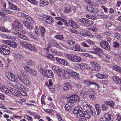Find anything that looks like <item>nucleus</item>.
Listing matches in <instances>:
<instances>
[{"instance_id": "f257e3e1", "label": "nucleus", "mask_w": 121, "mask_h": 121, "mask_svg": "<svg viewBox=\"0 0 121 121\" xmlns=\"http://www.w3.org/2000/svg\"><path fill=\"white\" fill-rule=\"evenodd\" d=\"M13 24L12 25V28L10 30V32L13 35L16 34L17 33L23 32L22 29V26L21 23L19 21L15 20Z\"/></svg>"}, {"instance_id": "f03ea898", "label": "nucleus", "mask_w": 121, "mask_h": 121, "mask_svg": "<svg viewBox=\"0 0 121 121\" xmlns=\"http://www.w3.org/2000/svg\"><path fill=\"white\" fill-rule=\"evenodd\" d=\"M82 108L80 107H77L74 108L73 112L80 117H84L88 118L90 117L89 113L86 111H82Z\"/></svg>"}, {"instance_id": "7ed1b4c3", "label": "nucleus", "mask_w": 121, "mask_h": 121, "mask_svg": "<svg viewBox=\"0 0 121 121\" xmlns=\"http://www.w3.org/2000/svg\"><path fill=\"white\" fill-rule=\"evenodd\" d=\"M20 72L23 78H22L21 75H18L17 77L19 81L26 85H29L30 84V82L28 80L29 77L27 73L22 69H21L20 70Z\"/></svg>"}, {"instance_id": "20e7f679", "label": "nucleus", "mask_w": 121, "mask_h": 121, "mask_svg": "<svg viewBox=\"0 0 121 121\" xmlns=\"http://www.w3.org/2000/svg\"><path fill=\"white\" fill-rule=\"evenodd\" d=\"M69 69H60L57 71V73L58 76L65 79L68 78Z\"/></svg>"}, {"instance_id": "39448f33", "label": "nucleus", "mask_w": 121, "mask_h": 121, "mask_svg": "<svg viewBox=\"0 0 121 121\" xmlns=\"http://www.w3.org/2000/svg\"><path fill=\"white\" fill-rule=\"evenodd\" d=\"M10 48L6 45L0 46V53L4 55H9L10 53Z\"/></svg>"}, {"instance_id": "423d86ee", "label": "nucleus", "mask_w": 121, "mask_h": 121, "mask_svg": "<svg viewBox=\"0 0 121 121\" xmlns=\"http://www.w3.org/2000/svg\"><path fill=\"white\" fill-rule=\"evenodd\" d=\"M68 72V78L72 77L76 80L79 79V75L76 72L71 69H69V71Z\"/></svg>"}, {"instance_id": "0eeeda50", "label": "nucleus", "mask_w": 121, "mask_h": 121, "mask_svg": "<svg viewBox=\"0 0 121 121\" xmlns=\"http://www.w3.org/2000/svg\"><path fill=\"white\" fill-rule=\"evenodd\" d=\"M5 76L9 80L12 82H17V81L16 76L13 73L7 72L5 74Z\"/></svg>"}, {"instance_id": "6e6552de", "label": "nucleus", "mask_w": 121, "mask_h": 121, "mask_svg": "<svg viewBox=\"0 0 121 121\" xmlns=\"http://www.w3.org/2000/svg\"><path fill=\"white\" fill-rule=\"evenodd\" d=\"M91 65L92 66V69L95 71H98L100 68V65L94 61H91Z\"/></svg>"}, {"instance_id": "1a4fd4ad", "label": "nucleus", "mask_w": 121, "mask_h": 121, "mask_svg": "<svg viewBox=\"0 0 121 121\" xmlns=\"http://www.w3.org/2000/svg\"><path fill=\"white\" fill-rule=\"evenodd\" d=\"M43 19L45 22L48 24L53 23L55 21L52 17L48 15H47L44 17Z\"/></svg>"}, {"instance_id": "9d476101", "label": "nucleus", "mask_w": 121, "mask_h": 121, "mask_svg": "<svg viewBox=\"0 0 121 121\" xmlns=\"http://www.w3.org/2000/svg\"><path fill=\"white\" fill-rule=\"evenodd\" d=\"M84 83L88 86L91 85H95L97 86V89H98L100 87L99 84L97 82H95L91 81L88 80H85L84 82Z\"/></svg>"}, {"instance_id": "9b49d317", "label": "nucleus", "mask_w": 121, "mask_h": 121, "mask_svg": "<svg viewBox=\"0 0 121 121\" xmlns=\"http://www.w3.org/2000/svg\"><path fill=\"white\" fill-rule=\"evenodd\" d=\"M100 44V46L103 48L108 50H109L110 49V47L107 41H101Z\"/></svg>"}, {"instance_id": "f8f14e48", "label": "nucleus", "mask_w": 121, "mask_h": 121, "mask_svg": "<svg viewBox=\"0 0 121 121\" xmlns=\"http://www.w3.org/2000/svg\"><path fill=\"white\" fill-rule=\"evenodd\" d=\"M111 115L108 114H104L102 117L100 119V121H111Z\"/></svg>"}, {"instance_id": "ddd939ff", "label": "nucleus", "mask_w": 121, "mask_h": 121, "mask_svg": "<svg viewBox=\"0 0 121 121\" xmlns=\"http://www.w3.org/2000/svg\"><path fill=\"white\" fill-rule=\"evenodd\" d=\"M0 90L3 93L8 94L9 92V90L7 86L4 85H2L0 83Z\"/></svg>"}, {"instance_id": "4468645a", "label": "nucleus", "mask_w": 121, "mask_h": 121, "mask_svg": "<svg viewBox=\"0 0 121 121\" xmlns=\"http://www.w3.org/2000/svg\"><path fill=\"white\" fill-rule=\"evenodd\" d=\"M73 104L71 102H68L65 106V110L68 111H70L72 109V106H73Z\"/></svg>"}, {"instance_id": "2eb2a0df", "label": "nucleus", "mask_w": 121, "mask_h": 121, "mask_svg": "<svg viewBox=\"0 0 121 121\" xmlns=\"http://www.w3.org/2000/svg\"><path fill=\"white\" fill-rule=\"evenodd\" d=\"M26 49L30 51L33 52L37 51V50L36 48L34 45L29 43H28L27 45Z\"/></svg>"}, {"instance_id": "dca6fc26", "label": "nucleus", "mask_w": 121, "mask_h": 121, "mask_svg": "<svg viewBox=\"0 0 121 121\" xmlns=\"http://www.w3.org/2000/svg\"><path fill=\"white\" fill-rule=\"evenodd\" d=\"M10 91L15 96L19 97L20 96V93L19 91L15 90L14 89L12 88H10Z\"/></svg>"}, {"instance_id": "f3484780", "label": "nucleus", "mask_w": 121, "mask_h": 121, "mask_svg": "<svg viewBox=\"0 0 121 121\" xmlns=\"http://www.w3.org/2000/svg\"><path fill=\"white\" fill-rule=\"evenodd\" d=\"M80 46L78 44H76L73 46L71 47V49L73 50L80 52H83L84 50H82L80 48Z\"/></svg>"}, {"instance_id": "a211bd4d", "label": "nucleus", "mask_w": 121, "mask_h": 121, "mask_svg": "<svg viewBox=\"0 0 121 121\" xmlns=\"http://www.w3.org/2000/svg\"><path fill=\"white\" fill-rule=\"evenodd\" d=\"M38 69L40 73L44 75H46V71L45 70V68L44 67L41 65H39Z\"/></svg>"}, {"instance_id": "6ab92c4d", "label": "nucleus", "mask_w": 121, "mask_h": 121, "mask_svg": "<svg viewBox=\"0 0 121 121\" xmlns=\"http://www.w3.org/2000/svg\"><path fill=\"white\" fill-rule=\"evenodd\" d=\"M9 8L10 9H11L14 10H20V9L16 6L13 4L9 2Z\"/></svg>"}, {"instance_id": "aec40b11", "label": "nucleus", "mask_w": 121, "mask_h": 121, "mask_svg": "<svg viewBox=\"0 0 121 121\" xmlns=\"http://www.w3.org/2000/svg\"><path fill=\"white\" fill-rule=\"evenodd\" d=\"M16 85L17 88L21 91H27L28 90V88L26 87H24L23 85H21L19 83H17Z\"/></svg>"}, {"instance_id": "412c9836", "label": "nucleus", "mask_w": 121, "mask_h": 121, "mask_svg": "<svg viewBox=\"0 0 121 121\" xmlns=\"http://www.w3.org/2000/svg\"><path fill=\"white\" fill-rule=\"evenodd\" d=\"M56 60L59 63L62 65H68V63L67 62L63 59L59 58L58 57H56Z\"/></svg>"}, {"instance_id": "4be33fe9", "label": "nucleus", "mask_w": 121, "mask_h": 121, "mask_svg": "<svg viewBox=\"0 0 121 121\" xmlns=\"http://www.w3.org/2000/svg\"><path fill=\"white\" fill-rule=\"evenodd\" d=\"M97 77L100 79H105L108 78V76L105 74L98 73L96 74Z\"/></svg>"}, {"instance_id": "5701e85b", "label": "nucleus", "mask_w": 121, "mask_h": 121, "mask_svg": "<svg viewBox=\"0 0 121 121\" xmlns=\"http://www.w3.org/2000/svg\"><path fill=\"white\" fill-rule=\"evenodd\" d=\"M46 71V75H44L45 76L48 78H52L54 76V74L52 71L51 70H48Z\"/></svg>"}, {"instance_id": "b1692460", "label": "nucleus", "mask_w": 121, "mask_h": 121, "mask_svg": "<svg viewBox=\"0 0 121 121\" xmlns=\"http://www.w3.org/2000/svg\"><path fill=\"white\" fill-rule=\"evenodd\" d=\"M70 97V100L71 101H78L79 99V97L77 95H71Z\"/></svg>"}, {"instance_id": "393cba45", "label": "nucleus", "mask_w": 121, "mask_h": 121, "mask_svg": "<svg viewBox=\"0 0 121 121\" xmlns=\"http://www.w3.org/2000/svg\"><path fill=\"white\" fill-rule=\"evenodd\" d=\"M69 24L71 26L75 28H76L79 27L78 25L76 24L75 23L73 20H70L69 21Z\"/></svg>"}, {"instance_id": "a878e982", "label": "nucleus", "mask_w": 121, "mask_h": 121, "mask_svg": "<svg viewBox=\"0 0 121 121\" xmlns=\"http://www.w3.org/2000/svg\"><path fill=\"white\" fill-rule=\"evenodd\" d=\"M64 11L65 13H69L71 11V9L69 4H67L65 5L64 9Z\"/></svg>"}, {"instance_id": "bb28decb", "label": "nucleus", "mask_w": 121, "mask_h": 121, "mask_svg": "<svg viewBox=\"0 0 121 121\" xmlns=\"http://www.w3.org/2000/svg\"><path fill=\"white\" fill-rule=\"evenodd\" d=\"M21 32H20L19 33L18 32L17 33V34H15L14 35L17 36H18L19 38H22L24 40H27L28 39L27 37L25 35H23L22 34H21Z\"/></svg>"}, {"instance_id": "cd10ccee", "label": "nucleus", "mask_w": 121, "mask_h": 121, "mask_svg": "<svg viewBox=\"0 0 121 121\" xmlns=\"http://www.w3.org/2000/svg\"><path fill=\"white\" fill-rule=\"evenodd\" d=\"M44 56L46 58H48L52 61H54L55 60V59L54 56L50 53L48 54L47 55Z\"/></svg>"}, {"instance_id": "c85d7f7f", "label": "nucleus", "mask_w": 121, "mask_h": 121, "mask_svg": "<svg viewBox=\"0 0 121 121\" xmlns=\"http://www.w3.org/2000/svg\"><path fill=\"white\" fill-rule=\"evenodd\" d=\"M102 106V109L103 111H106L108 108L109 106L106 102H104Z\"/></svg>"}, {"instance_id": "c756f323", "label": "nucleus", "mask_w": 121, "mask_h": 121, "mask_svg": "<svg viewBox=\"0 0 121 121\" xmlns=\"http://www.w3.org/2000/svg\"><path fill=\"white\" fill-rule=\"evenodd\" d=\"M13 57L15 58L17 60H20L23 58L22 55L19 53L14 54L13 55Z\"/></svg>"}, {"instance_id": "7c9ffc66", "label": "nucleus", "mask_w": 121, "mask_h": 121, "mask_svg": "<svg viewBox=\"0 0 121 121\" xmlns=\"http://www.w3.org/2000/svg\"><path fill=\"white\" fill-rule=\"evenodd\" d=\"M71 86L69 83H65L64 85L63 89L64 90L68 91L70 89Z\"/></svg>"}, {"instance_id": "2f4dec72", "label": "nucleus", "mask_w": 121, "mask_h": 121, "mask_svg": "<svg viewBox=\"0 0 121 121\" xmlns=\"http://www.w3.org/2000/svg\"><path fill=\"white\" fill-rule=\"evenodd\" d=\"M40 32L42 37H44L45 33V30L44 28L42 26L39 27Z\"/></svg>"}, {"instance_id": "473e14b6", "label": "nucleus", "mask_w": 121, "mask_h": 121, "mask_svg": "<svg viewBox=\"0 0 121 121\" xmlns=\"http://www.w3.org/2000/svg\"><path fill=\"white\" fill-rule=\"evenodd\" d=\"M17 15L18 17H21L23 19H26L28 16L24 13L21 12L18 13Z\"/></svg>"}, {"instance_id": "72a5a7b5", "label": "nucleus", "mask_w": 121, "mask_h": 121, "mask_svg": "<svg viewBox=\"0 0 121 121\" xmlns=\"http://www.w3.org/2000/svg\"><path fill=\"white\" fill-rule=\"evenodd\" d=\"M92 107L89 104H86L84 105L83 108L84 110L86 111L90 110L91 108H92Z\"/></svg>"}, {"instance_id": "f704fd0d", "label": "nucleus", "mask_w": 121, "mask_h": 121, "mask_svg": "<svg viewBox=\"0 0 121 121\" xmlns=\"http://www.w3.org/2000/svg\"><path fill=\"white\" fill-rule=\"evenodd\" d=\"M81 65V69L82 70H85L86 69L88 68V66L86 64L82 63L80 64Z\"/></svg>"}, {"instance_id": "c9c22d12", "label": "nucleus", "mask_w": 121, "mask_h": 121, "mask_svg": "<svg viewBox=\"0 0 121 121\" xmlns=\"http://www.w3.org/2000/svg\"><path fill=\"white\" fill-rule=\"evenodd\" d=\"M112 79L114 82L117 84V83H119V81L120 79L117 76H114L113 77Z\"/></svg>"}, {"instance_id": "e433bc0d", "label": "nucleus", "mask_w": 121, "mask_h": 121, "mask_svg": "<svg viewBox=\"0 0 121 121\" xmlns=\"http://www.w3.org/2000/svg\"><path fill=\"white\" fill-rule=\"evenodd\" d=\"M95 106L96 109L97 114H99L101 112L100 106L99 104H96L95 105Z\"/></svg>"}, {"instance_id": "4c0bfd02", "label": "nucleus", "mask_w": 121, "mask_h": 121, "mask_svg": "<svg viewBox=\"0 0 121 121\" xmlns=\"http://www.w3.org/2000/svg\"><path fill=\"white\" fill-rule=\"evenodd\" d=\"M82 60L81 58L77 55H75L74 62H80Z\"/></svg>"}, {"instance_id": "58836bf2", "label": "nucleus", "mask_w": 121, "mask_h": 121, "mask_svg": "<svg viewBox=\"0 0 121 121\" xmlns=\"http://www.w3.org/2000/svg\"><path fill=\"white\" fill-rule=\"evenodd\" d=\"M55 38L61 40H62L64 39L63 36L61 35H56L55 36Z\"/></svg>"}, {"instance_id": "ea45409f", "label": "nucleus", "mask_w": 121, "mask_h": 121, "mask_svg": "<svg viewBox=\"0 0 121 121\" xmlns=\"http://www.w3.org/2000/svg\"><path fill=\"white\" fill-rule=\"evenodd\" d=\"M107 102L109 106L112 108L114 107L115 103L114 102L112 101H108Z\"/></svg>"}, {"instance_id": "a19ab883", "label": "nucleus", "mask_w": 121, "mask_h": 121, "mask_svg": "<svg viewBox=\"0 0 121 121\" xmlns=\"http://www.w3.org/2000/svg\"><path fill=\"white\" fill-rule=\"evenodd\" d=\"M52 43L55 47L56 48H60V45L57 43L55 40H53L52 41Z\"/></svg>"}, {"instance_id": "79ce46f5", "label": "nucleus", "mask_w": 121, "mask_h": 121, "mask_svg": "<svg viewBox=\"0 0 121 121\" xmlns=\"http://www.w3.org/2000/svg\"><path fill=\"white\" fill-rule=\"evenodd\" d=\"M23 24L26 27L29 28V29H30L31 28H32L30 26V23L29 22H27V21H23Z\"/></svg>"}, {"instance_id": "37998d69", "label": "nucleus", "mask_w": 121, "mask_h": 121, "mask_svg": "<svg viewBox=\"0 0 121 121\" xmlns=\"http://www.w3.org/2000/svg\"><path fill=\"white\" fill-rule=\"evenodd\" d=\"M11 42L10 43L9 45L11 47L14 48H16L17 47V45L14 42L11 41Z\"/></svg>"}, {"instance_id": "c03bdc74", "label": "nucleus", "mask_w": 121, "mask_h": 121, "mask_svg": "<svg viewBox=\"0 0 121 121\" xmlns=\"http://www.w3.org/2000/svg\"><path fill=\"white\" fill-rule=\"evenodd\" d=\"M87 22H86L85 25L87 26H90L92 25L93 22L91 21H88L87 19Z\"/></svg>"}, {"instance_id": "a18cd8bd", "label": "nucleus", "mask_w": 121, "mask_h": 121, "mask_svg": "<svg viewBox=\"0 0 121 121\" xmlns=\"http://www.w3.org/2000/svg\"><path fill=\"white\" fill-rule=\"evenodd\" d=\"M113 68L115 70L119 71L121 73V68L120 67L117 65H114L113 67Z\"/></svg>"}, {"instance_id": "49530a36", "label": "nucleus", "mask_w": 121, "mask_h": 121, "mask_svg": "<svg viewBox=\"0 0 121 121\" xmlns=\"http://www.w3.org/2000/svg\"><path fill=\"white\" fill-rule=\"evenodd\" d=\"M24 117L27 119L29 121H33V118L27 115H24Z\"/></svg>"}, {"instance_id": "de8ad7c7", "label": "nucleus", "mask_w": 121, "mask_h": 121, "mask_svg": "<svg viewBox=\"0 0 121 121\" xmlns=\"http://www.w3.org/2000/svg\"><path fill=\"white\" fill-rule=\"evenodd\" d=\"M79 21L81 23L84 24L85 25L86 22H87V19L84 18H81L79 19Z\"/></svg>"}, {"instance_id": "09e8293b", "label": "nucleus", "mask_w": 121, "mask_h": 121, "mask_svg": "<svg viewBox=\"0 0 121 121\" xmlns=\"http://www.w3.org/2000/svg\"><path fill=\"white\" fill-rule=\"evenodd\" d=\"M52 69L53 70L56 71L57 72V71L59 70V67L58 65H53L52 66Z\"/></svg>"}, {"instance_id": "8fccbe9b", "label": "nucleus", "mask_w": 121, "mask_h": 121, "mask_svg": "<svg viewBox=\"0 0 121 121\" xmlns=\"http://www.w3.org/2000/svg\"><path fill=\"white\" fill-rule=\"evenodd\" d=\"M94 50L97 53H99L100 52H101L103 51V50L101 48L96 47L94 48Z\"/></svg>"}, {"instance_id": "3c124183", "label": "nucleus", "mask_w": 121, "mask_h": 121, "mask_svg": "<svg viewBox=\"0 0 121 121\" xmlns=\"http://www.w3.org/2000/svg\"><path fill=\"white\" fill-rule=\"evenodd\" d=\"M86 41L90 45H94L95 44V42L92 40H86Z\"/></svg>"}, {"instance_id": "603ef678", "label": "nucleus", "mask_w": 121, "mask_h": 121, "mask_svg": "<svg viewBox=\"0 0 121 121\" xmlns=\"http://www.w3.org/2000/svg\"><path fill=\"white\" fill-rule=\"evenodd\" d=\"M11 41L9 40H4L2 41V42L4 44L9 45L11 43Z\"/></svg>"}, {"instance_id": "864d4df0", "label": "nucleus", "mask_w": 121, "mask_h": 121, "mask_svg": "<svg viewBox=\"0 0 121 121\" xmlns=\"http://www.w3.org/2000/svg\"><path fill=\"white\" fill-rule=\"evenodd\" d=\"M20 44L22 45L26 49V47H27V45L28 44V43H27L26 42H23L21 41L20 42Z\"/></svg>"}, {"instance_id": "5fc2aeb1", "label": "nucleus", "mask_w": 121, "mask_h": 121, "mask_svg": "<svg viewBox=\"0 0 121 121\" xmlns=\"http://www.w3.org/2000/svg\"><path fill=\"white\" fill-rule=\"evenodd\" d=\"M99 3L101 4H104L106 3L107 0H97Z\"/></svg>"}, {"instance_id": "6e6d98bb", "label": "nucleus", "mask_w": 121, "mask_h": 121, "mask_svg": "<svg viewBox=\"0 0 121 121\" xmlns=\"http://www.w3.org/2000/svg\"><path fill=\"white\" fill-rule=\"evenodd\" d=\"M24 68L25 70L29 73H30L31 70L32 69H30L28 66H25L24 67Z\"/></svg>"}, {"instance_id": "4d7b16f0", "label": "nucleus", "mask_w": 121, "mask_h": 121, "mask_svg": "<svg viewBox=\"0 0 121 121\" xmlns=\"http://www.w3.org/2000/svg\"><path fill=\"white\" fill-rule=\"evenodd\" d=\"M31 4H34L35 5H37L38 4V3L36 0H27Z\"/></svg>"}, {"instance_id": "13d9d810", "label": "nucleus", "mask_w": 121, "mask_h": 121, "mask_svg": "<svg viewBox=\"0 0 121 121\" xmlns=\"http://www.w3.org/2000/svg\"><path fill=\"white\" fill-rule=\"evenodd\" d=\"M115 35L116 38L120 40H121V35L119 33H116Z\"/></svg>"}, {"instance_id": "bf43d9fd", "label": "nucleus", "mask_w": 121, "mask_h": 121, "mask_svg": "<svg viewBox=\"0 0 121 121\" xmlns=\"http://www.w3.org/2000/svg\"><path fill=\"white\" fill-rule=\"evenodd\" d=\"M53 83L52 82V80L51 79H49L48 80V88L50 89L52 88L51 86L52 85Z\"/></svg>"}, {"instance_id": "052dcab7", "label": "nucleus", "mask_w": 121, "mask_h": 121, "mask_svg": "<svg viewBox=\"0 0 121 121\" xmlns=\"http://www.w3.org/2000/svg\"><path fill=\"white\" fill-rule=\"evenodd\" d=\"M90 111L93 116H95L96 114L95 111L93 107L90 109Z\"/></svg>"}, {"instance_id": "680f3d73", "label": "nucleus", "mask_w": 121, "mask_h": 121, "mask_svg": "<svg viewBox=\"0 0 121 121\" xmlns=\"http://www.w3.org/2000/svg\"><path fill=\"white\" fill-rule=\"evenodd\" d=\"M26 19L28 21V22L30 23H32L33 22V20L30 17L28 16H27V17L26 18Z\"/></svg>"}, {"instance_id": "e2e57ef3", "label": "nucleus", "mask_w": 121, "mask_h": 121, "mask_svg": "<svg viewBox=\"0 0 121 121\" xmlns=\"http://www.w3.org/2000/svg\"><path fill=\"white\" fill-rule=\"evenodd\" d=\"M25 91L23 90H21V91H20V95H22L23 96H27V94L25 92V91Z\"/></svg>"}, {"instance_id": "0e129e2a", "label": "nucleus", "mask_w": 121, "mask_h": 121, "mask_svg": "<svg viewBox=\"0 0 121 121\" xmlns=\"http://www.w3.org/2000/svg\"><path fill=\"white\" fill-rule=\"evenodd\" d=\"M43 52L44 56L47 55L49 52V50L47 48H44L43 49Z\"/></svg>"}, {"instance_id": "69168bd1", "label": "nucleus", "mask_w": 121, "mask_h": 121, "mask_svg": "<svg viewBox=\"0 0 121 121\" xmlns=\"http://www.w3.org/2000/svg\"><path fill=\"white\" fill-rule=\"evenodd\" d=\"M73 54H68L66 55V57L67 58L71 61V59L72 58V56Z\"/></svg>"}, {"instance_id": "338daca9", "label": "nucleus", "mask_w": 121, "mask_h": 121, "mask_svg": "<svg viewBox=\"0 0 121 121\" xmlns=\"http://www.w3.org/2000/svg\"><path fill=\"white\" fill-rule=\"evenodd\" d=\"M88 29L90 30L95 32H96L97 31V29L96 27H91V28H88Z\"/></svg>"}, {"instance_id": "774afa93", "label": "nucleus", "mask_w": 121, "mask_h": 121, "mask_svg": "<svg viewBox=\"0 0 121 121\" xmlns=\"http://www.w3.org/2000/svg\"><path fill=\"white\" fill-rule=\"evenodd\" d=\"M67 43L69 44L73 45L75 44V42L72 40H69L67 42Z\"/></svg>"}]
</instances>
